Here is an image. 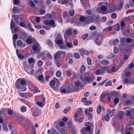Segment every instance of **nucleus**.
<instances>
[{
    "label": "nucleus",
    "instance_id": "1",
    "mask_svg": "<svg viewBox=\"0 0 134 134\" xmlns=\"http://www.w3.org/2000/svg\"><path fill=\"white\" fill-rule=\"evenodd\" d=\"M26 81V80L23 78L18 79L15 82V87L17 88L20 89V91L23 92L26 91L27 88L25 86Z\"/></svg>",
    "mask_w": 134,
    "mask_h": 134
},
{
    "label": "nucleus",
    "instance_id": "2",
    "mask_svg": "<svg viewBox=\"0 0 134 134\" xmlns=\"http://www.w3.org/2000/svg\"><path fill=\"white\" fill-rule=\"evenodd\" d=\"M25 63L23 65L26 71L28 74L30 75H33L34 73V71L33 69L31 67L30 65H26L27 64L26 61Z\"/></svg>",
    "mask_w": 134,
    "mask_h": 134
},
{
    "label": "nucleus",
    "instance_id": "3",
    "mask_svg": "<svg viewBox=\"0 0 134 134\" xmlns=\"http://www.w3.org/2000/svg\"><path fill=\"white\" fill-rule=\"evenodd\" d=\"M82 111V109L79 108L77 109L76 112L75 113L74 116V120L76 122H78L79 123L82 122L83 120V119L82 118H79L78 117L79 113Z\"/></svg>",
    "mask_w": 134,
    "mask_h": 134
},
{
    "label": "nucleus",
    "instance_id": "4",
    "mask_svg": "<svg viewBox=\"0 0 134 134\" xmlns=\"http://www.w3.org/2000/svg\"><path fill=\"white\" fill-rule=\"evenodd\" d=\"M80 132L81 134H92L93 131L91 130L90 126L84 127L80 130Z\"/></svg>",
    "mask_w": 134,
    "mask_h": 134
},
{
    "label": "nucleus",
    "instance_id": "5",
    "mask_svg": "<svg viewBox=\"0 0 134 134\" xmlns=\"http://www.w3.org/2000/svg\"><path fill=\"white\" fill-rule=\"evenodd\" d=\"M55 43L57 44L61 45L62 44L63 42V39L60 34H57L55 37Z\"/></svg>",
    "mask_w": 134,
    "mask_h": 134
},
{
    "label": "nucleus",
    "instance_id": "6",
    "mask_svg": "<svg viewBox=\"0 0 134 134\" xmlns=\"http://www.w3.org/2000/svg\"><path fill=\"white\" fill-rule=\"evenodd\" d=\"M81 80L83 82H85L87 83H88L94 80L93 79L89 76H85Z\"/></svg>",
    "mask_w": 134,
    "mask_h": 134
},
{
    "label": "nucleus",
    "instance_id": "7",
    "mask_svg": "<svg viewBox=\"0 0 134 134\" xmlns=\"http://www.w3.org/2000/svg\"><path fill=\"white\" fill-rule=\"evenodd\" d=\"M32 49L35 53H38L40 51L41 47L39 43H37L32 47Z\"/></svg>",
    "mask_w": 134,
    "mask_h": 134
},
{
    "label": "nucleus",
    "instance_id": "8",
    "mask_svg": "<svg viewBox=\"0 0 134 134\" xmlns=\"http://www.w3.org/2000/svg\"><path fill=\"white\" fill-rule=\"evenodd\" d=\"M102 40V36L100 34H99L96 38L95 42L97 45H99L101 44Z\"/></svg>",
    "mask_w": 134,
    "mask_h": 134
},
{
    "label": "nucleus",
    "instance_id": "9",
    "mask_svg": "<svg viewBox=\"0 0 134 134\" xmlns=\"http://www.w3.org/2000/svg\"><path fill=\"white\" fill-rule=\"evenodd\" d=\"M45 24L46 25L51 26L53 27H54L55 26V21L53 20H46L45 22Z\"/></svg>",
    "mask_w": 134,
    "mask_h": 134
},
{
    "label": "nucleus",
    "instance_id": "10",
    "mask_svg": "<svg viewBox=\"0 0 134 134\" xmlns=\"http://www.w3.org/2000/svg\"><path fill=\"white\" fill-rule=\"evenodd\" d=\"M93 18L91 16L86 17L85 18L83 16H82L80 17V21L83 22L85 20H88L89 23H90L93 20Z\"/></svg>",
    "mask_w": 134,
    "mask_h": 134
},
{
    "label": "nucleus",
    "instance_id": "11",
    "mask_svg": "<svg viewBox=\"0 0 134 134\" xmlns=\"http://www.w3.org/2000/svg\"><path fill=\"white\" fill-rule=\"evenodd\" d=\"M66 54L65 52L62 51H57L54 55V58L55 59H58L59 58L60 55L63 54L65 55Z\"/></svg>",
    "mask_w": 134,
    "mask_h": 134
},
{
    "label": "nucleus",
    "instance_id": "12",
    "mask_svg": "<svg viewBox=\"0 0 134 134\" xmlns=\"http://www.w3.org/2000/svg\"><path fill=\"white\" fill-rule=\"evenodd\" d=\"M105 66L102 67L99 70H97L96 72V74L97 75L103 74L105 72Z\"/></svg>",
    "mask_w": 134,
    "mask_h": 134
},
{
    "label": "nucleus",
    "instance_id": "13",
    "mask_svg": "<svg viewBox=\"0 0 134 134\" xmlns=\"http://www.w3.org/2000/svg\"><path fill=\"white\" fill-rule=\"evenodd\" d=\"M123 82L126 84L129 83L130 84H133L132 79L130 78H126L125 77H124V79L123 80Z\"/></svg>",
    "mask_w": 134,
    "mask_h": 134
},
{
    "label": "nucleus",
    "instance_id": "14",
    "mask_svg": "<svg viewBox=\"0 0 134 134\" xmlns=\"http://www.w3.org/2000/svg\"><path fill=\"white\" fill-rule=\"evenodd\" d=\"M115 111V109L114 108L111 110L110 109L108 108L107 110V114L109 116H111L114 115Z\"/></svg>",
    "mask_w": 134,
    "mask_h": 134
},
{
    "label": "nucleus",
    "instance_id": "15",
    "mask_svg": "<svg viewBox=\"0 0 134 134\" xmlns=\"http://www.w3.org/2000/svg\"><path fill=\"white\" fill-rule=\"evenodd\" d=\"M79 51L80 52V53L81 55L83 56L84 55V54H85L87 55H88L89 54V52L87 50H85L84 49H80Z\"/></svg>",
    "mask_w": 134,
    "mask_h": 134
},
{
    "label": "nucleus",
    "instance_id": "16",
    "mask_svg": "<svg viewBox=\"0 0 134 134\" xmlns=\"http://www.w3.org/2000/svg\"><path fill=\"white\" fill-rule=\"evenodd\" d=\"M56 128L59 131V132L62 134H65V129L62 128L60 127L59 126H56Z\"/></svg>",
    "mask_w": 134,
    "mask_h": 134
},
{
    "label": "nucleus",
    "instance_id": "17",
    "mask_svg": "<svg viewBox=\"0 0 134 134\" xmlns=\"http://www.w3.org/2000/svg\"><path fill=\"white\" fill-rule=\"evenodd\" d=\"M85 113L86 115L88 116V119L89 120H90L92 118V113H89L88 111V109H86L85 111Z\"/></svg>",
    "mask_w": 134,
    "mask_h": 134
},
{
    "label": "nucleus",
    "instance_id": "18",
    "mask_svg": "<svg viewBox=\"0 0 134 134\" xmlns=\"http://www.w3.org/2000/svg\"><path fill=\"white\" fill-rule=\"evenodd\" d=\"M18 94H19L20 96L22 98H24L26 99H27V98L28 94L26 93H23L20 92V90H18Z\"/></svg>",
    "mask_w": 134,
    "mask_h": 134
},
{
    "label": "nucleus",
    "instance_id": "19",
    "mask_svg": "<svg viewBox=\"0 0 134 134\" xmlns=\"http://www.w3.org/2000/svg\"><path fill=\"white\" fill-rule=\"evenodd\" d=\"M25 28L29 30L32 32L34 31V29L31 27V24L30 23H29L28 24L25 25Z\"/></svg>",
    "mask_w": 134,
    "mask_h": 134
},
{
    "label": "nucleus",
    "instance_id": "20",
    "mask_svg": "<svg viewBox=\"0 0 134 134\" xmlns=\"http://www.w3.org/2000/svg\"><path fill=\"white\" fill-rule=\"evenodd\" d=\"M17 43L19 47H25V44L23 43L20 40H18L17 41Z\"/></svg>",
    "mask_w": 134,
    "mask_h": 134
},
{
    "label": "nucleus",
    "instance_id": "21",
    "mask_svg": "<svg viewBox=\"0 0 134 134\" xmlns=\"http://www.w3.org/2000/svg\"><path fill=\"white\" fill-rule=\"evenodd\" d=\"M101 9L102 11V12L101 11L100 13L102 14H106L107 13H106V11L107 9V8L106 6L103 5L101 8Z\"/></svg>",
    "mask_w": 134,
    "mask_h": 134
},
{
    "label": "nucleus",
    "instance_id": "22",
    "mask_svg": "<svg viewBox=\"0 0 134 134\" xmlns=\"http://www.w3.org/2000/svg\"><path fill=\"white\" fill-rule=\"evenodd\" d=\"M20 11V9L17 7L14 6L12 10L13 13H18Z\"/></svg>",
    "mask_w": 134,
    "mask_h": 134
},
{
    "label": "nucleus",
    "instance_id": "23",
    "mask_svg": "<svg viewBox=\"0 0 134 134\" xmlns=\"http://www.w3.org/2000/svg\"><path fill=\"white\" fill-rule=\"evenodd\" d=\"M100 63L102 65H107L109 64V62L107 60H103L100 61Z\"/></svg>",
    "mask_w": 134,
    "mask_h": 134
},
{
    "label": "nucleus",
    "instance_id": "24",
    "mask_svg": "<svg viewBox=\"0 0 134 134\" xmlns=\"http://www.w3.org/2000/svg\"><path fill=\"white\" fill-rule=\"evenodd\" d=\"M119 7H118L117 9L118 10H121L122 9V6L123 5V1H121L118 4Z\"/></svg>",
    "mask_w": 134,
    "mask_h": 134
},
{
    "label": "nucleus",
    "instance_id": "25",
    "mask_svg": "<svg viewBox=\"0 0 134 134\" xmlns=\"http://www.w3.org/2000/svg\"><path fill=\"white\" fill-rule=\"evenodd\" d=\"M124 72L125 76L124 77H129L130 76L131 72L129 71H127V69H126L124 70Z\"/></svg>",
    "mask_w": 134,
    "mask_h": 134
},
{
    "label": "nucleus",
    "instance_id": "26",
    "mask_svg": "<svg viewBox=\"0 0 134 134\" xmlns=\"http://www.w3.org/2000/svg\"><path fill=\"white\" fill-rule=\"evenodd\" d=\"M43 76L41 75L39 76L38 78V80L42 83H44L45 82L44 80H43Z\"/></svg>",
    "mask_w": 134,
    "mask_h": 134
},
{
    "label": "nucleus",
    "instance_id": "27",
    "mask_svg": "<svg viewBox=\"0 0 134 134\" xmlns=\"http://www.w3.org/2000/svg\"><path fill=\"white\" fill-rule=\"evenodd\" d=\"M110 119V117L107 114V115L104 116L103 117H102V120L103 121L105 120L107 121H108Z\"/></svg>",
    "mask_w": 134,
    "mask_h": 134
},
{
    "label": "nucleus",
    "instance_id": "28",
    "mask_svg": "<svg viewBox=\"0 0 134 134\" xmlns=\"http://www.w3.org/2000/svg\"><path fill=\"white\" fill-rule=\"evenodd\" d=\"M35 59L33 58H30L28 60V62L30 64L33 63L34 64L35 63Z\"/></svg>",
    "mask_w": 134,
    "mask_h": 134
},
{
    "label": "nucleus",
    "instance_id": "29",
    "mask_svg": "<svg viewBox=\"0 0 134 134\" xmlns=\"http://www.w3.org/2000/svg\"><path fill=\"white\" fill-rule=\"evenodd\" d=\"M97 112L98 114H100L102 110V107L100 105H99L96 109Z\"/></svg>",
    "mask_w": 134,
    "mask_h": 134
},
{
    "label": "nucleus",
    "instance_id": "30",
    "mask_svg": "<svg viewBox=\"0 0 134 134\" xmlns=\"http://www.w3.org/2000/svg\"><path fill=\"white\" fill-rule=\"evenodd\" d=\"M15 24L13 20V19H12L11 20V22L10 23V27L12 30V32H13L12 29L14 28V26H15Z\"/></svg>",
    "mask_w": 134,
    "mask_h": 134
},
{
    "label": "nucleus",
    "instance_id": "31",
    "mask_svg": "<svg viewBox=\"0 0 134 134\" xmlns=\"http://www.w3.org/2000/svg\"><path fill=\"white\" fill-rule=\"evenodd\" d=\"M33 88H35L34 90L33 91V93L34 94H35L37 92H40V90H38V89L37 88L36 86L35 85H33Z\"/></svg>",
    "mask_w": 134,
    "mask_h": 134
},
{
    "label": "nucleus",
    "instance_id": "32",
    "mask_svg": "<svg viewBox=\"0 0 134 134\" xmlns=\"http://www.w3.org/2000/svg\"><path fill=\"white\" fill-rule=\"evenodd\" d=\"M124 115V112L123 111H121L119 112L118 115V118L120 119H122Z\"/></svg>",
    "mask_w": 134,
    "mask_h": 134
},
{
    "label": "nucleus",
    "instance_id": "33",
    "mask_svg": "<svg viewBox=\"0 0 134 134\" xmlns=\"http://www.w3.org/2000/svg\"><path fill=\"white\" fill-rule=\"evenodd\" d=\"M21 111L22 112H25L27 110V108L25 106H22L20 109Z\"/></svg>",
    "mask_w": 134,
    "mask_h": 134
},
{
    "label": "nucleus",
    "instance_id": "34",
    "mask_svg": "<svg viewBox=\"0 0 134 134\" xmlns=\"http://www.w3.org/2000/svg\"><path fill=\"white\" fill-rule=\"evenodd\" d=\"M13 17L15 21V22L16 24H18V20L19 18V16L16 15H14L13 16Z\"/></svg>",
    "mask_w": 134,
    "mask_h": 134
},
{
    "label": "nucleus",
    "instance_id": "35",
    "mask_svg": "<svg viewBox=\"0 0 134 134\" xmlns=\"http://www.w3.org/2000/svg\"><path fill=\"white\" fill-rule=\"evenodd\" d=\"M55 82L54 80H52L49 83V86L51 88H53L55 84Z\"/></svg>",
    "mask_w": 134,
    "mask_h": 134
},
{
    "label": "nucleus",
    "instance_id": "36",
    "mask_svg": "<svg viewBox=\"0 0 134 134\" xmlns=\"http://www.w3.org/2000/svg\"><path fill=\"white\" fill-rule=\"evenodd\" d=\"M86 69L85 66L84 65H82L80 67V72L81 73L84 72Z\"/></svg>",
    "mask_w": 134,
    "mask_h": 134
},
{
    "label": "nucleus",
    "instance_id": "37",
    "mask_svg": "<svg viewBox=\"0 0 134 134\" xmlns=\"http://www.w3.org/2000/svg\"><path fill=\"white\" fill-rule=\"evenodd\" d=\"M26 43L29 44H31L32 42V39L31 38H27L26 41Z\"/></svg>",
    "mask_w": 134,
    "mask_h": 134
},
{
    "label": "nucleus",
    "instance_id": "38",
    "mask_svg": "<svg viewBox=\"0 0 134 134\" xmlns=\"http://www.w3.org/2000/svg\"><path fill=\"white\" fill-rule=\"evenodd\" d=\"M119 40L117 38H115L114 39L113 42V44L114 46H116L119 42Z\"/></svg>",
    "mask_w": 134,
    "mask_h": 134
},
{
    "label": "nucleus",
    "instance_id": "39",
    "mask_svg": "<svg viewBox=\"0 0 134 134\" xmlns=\"http://www.w3.org/2000/svg\"><path fill=\"white\" fill-rule=\"evenodd\" d=\"M66 45L69 48H71L73 47L72 44L70 42H67L66 43Z\"/></svg>",
    "mask_w": 134,
    "mask_h": 134
},
{
    "label": "nucleus",
    "instance_id": "40",
    "mask_svg": "<svg viewBox=\"0 0 134 134\" xmlns=\"http://www.w3.org/2000/svg\"><path fill=\"white\" fill-rule=\"evenodd\" d=\"M66 74L67 76L70 77L72 75L71 72L69 70H67L66 71Z\"/></svg>",
    "mask_w": 134,
    "mask_h": 134
},
{
    "label": "nucleus",
    "instance_id": "41",
    "mask_svg": "<svg viewBox=\"0 0 134 134\" xmlns=\"http://www.w3.org/2000/svg\"><path fill=\"white\" fill-rule=\"evenodd\" d=\"M71 109L70 107H67L65 108L63 111V113L64 114H66Z\"/></svg>",
    "mask_w": 134,
    "mask_h": 134
},
{
    "label": "nucleus",
    "instance_id": "42",
    "mask_svg": "<svg viewBox=\"0 0 134 134\" xmlns=\"http://www.w3.org/2000/svg\"><path fill=\"white\" fill-rule=\"evenodd\" d=\"M105 71H107L108 73L109 74H111L112 71L109 68L108 66H105Z\"/></svg>",
    "mask_w": 134,
    "mask_h": 134
},
{
    "label": "nucleus",
    "instance_id": "43",
    "mask_svg": "<svg viewBox=\"0 0 134 134\" xmlns=\"http://www.w3.org/2000/svg\"><path fill=\"white\" fill-rule=\"evenodd\" d=\"M113 51L114 53L115 54H117L119 53V51L118 48L116 47H115L114 48Z\"/></svg>",
    "mask_w": 134,
    "mask_h": 134
},
{
    "label": "nucleus",
    "instance_id": "44",
    "mask_svg": "<svg viewBox=\"0 0 134 134\" xmlns=\"http://www.w3.org/2000/svg\"><path fill=\"white\" fill-rule=\"evenodd\" d=\"M36 104L38 106L41 107H43L44 106L43 103L41 102H36Z\"/></svg>",
    "mask_w": 134,
    "mask_h": 134
},
{
    "label": "nucleus",
    "instance_id": "45",
    "mask_svg": "<svg viewBox=\"0 0 134 134\" xmlns=\"http://www.w3.org/2000/svg\"><path fill=\"white\" fill-rule=\"evenodd\" d=\"M105 94L104 93H102L100 97V100L101 102H103V99L105 97Z\"/></svg>",
    "mask_w": 134,
    "mask_h": 134
},
{
    "label": "nucleus",
    "instance_id": "46",
    "mask_svg": "<svg viewBox=\"0 0 134 134\" xmlns=\"http://www.w3.org/2000/svg\"><path fill=\"white\" fill-rule=\"evenodd\" d=\"M111 16L112 19H116L117 17V16L115 13H112L111 15Z\"/></svg>",
    "mask_w": 134,
    "mask_h": 134
},
{
    "label": "nucleus",
    "instance_id": "47",
    "mask_svg": "<svg viewBox=\"0 0 134 134\" xmlns=\"http://www.w3.org/2000/svg\"><path fill=\"white\" fill-rule=\"evenodd\" d=\"M43 64V62L41 60L38 61L37 62V65L39 66H41Z\"/></svg>",
    "mask_w": 134,
    "mask_h": 134
},
{
    "label": "nucleus",
    "instance_id": "48",
    "mask_svg": "<svg viewBox=\"0 0 134 134\" xmlns=\"http://www.w3.org/2000/svg\"><path fill=\"white\" fill-rule=\"evenodd\" d=\"M61 75V72L59 70L56 73V76L57 77H59Z\"/></svg>",
    "mask_w": 134,
    "mask_h": 134
},
{
    "label": "nucleus",
    "instance_id": "49",
    "mask_svg": "<svg viewBox=\"0 0 134 134\" xmlns=\"http://www.w3.org/2000/svg\"><path fill=\"white\" fill-rule=\"evenodd\" d=\"M72 30H68L66 31V34L68 36H70L72 34Z\"/></svg>",
    "mask_w": 134,
    "mask_h": 134
},
{
    "label": "nucleus",
    "instance_id": "50",
    "mask_svg": "<svg viewBox=\"0 0 134 134\" xmlns=\"http://www.w3.org/2000/svg\"><path fill=\"white\" fill-rule=\"evenodd\" d=\"M82 84V83L80 81H77L75 83V85L76 87H79Z\"/></svg>",
    "mask_w": 134,
    "mask_h": 134
},
{
    "label": "nucleus",
    "instance_id": "51",
    "mask_svg": "<svg viewBox=\"0 0 134 134\" xmlns=\"http://www.w3.org/2000/svg\"><path fill=\"white\" fill-rule=\"evenodd\" d=\"M74 57L77 59H79L80 58L79 54L77 53H74Z\"/></svg>",
    "mask_w": 134,
    "mask_h": 134
},
{
    "label": "nucleus",
    "instance_id": "52",
    "mask_svg": "<svg viewBox=\"0 0 134 134\" xmlns=\"http://www.w3.org/2000/svg\"><path fill=\"white\" fill-rule=\"evenodd\" d=\"M87 60L88 64L90 65L91 63V59L89 57L87 58Z\"/></svg>",
    "mask_w": 134,
    "mask_h": 134
},
{
    "label": "nucleus",
    "instance_id": "53",
    "mask_svg": "<svg viewBox=\"0 0 134 134\" xmlns=\"http://www.w3.org/2000/svg\"><path fill=\"white\" fill-rule=\"evenodd\" d=\"M19 25L20 26L25 28L26 25L24 22H21L19 23Z\"/></svg>",
    "mask_w": 134,
    "mask_h": 134
},
{
    "label": "nucleus",
    "instance_id": "54",
    "mask_svg": "<svg viewBox=\"0 0 134 134\" xmlns=\"http://www.w3.org/2000/svg\"><path fill=\"white\" fill-rule=\"evenodd\" d=\"M112 83L111 81L110 80L108 81L105 84V86H111V85Z\"/></svg>",
    "mask_w": 134,
    "mask_h": 134
},
{
    "label": "nucleus",
    "instance_id": "55",
    "mask_svg": "<svg viewBox=\"0 0 134 134\" xmlns=\"http://www.w3.org/2000/svg\"><path fill=\"white\" fill-rule=\"evenodd\" d=\"M107 20V18H106L104 16H103L102 17L101 19V21L104 22H105Z\"/></svg>",
    "mask_w": 134,
    "mask_h": 134
},
{
    "label": "nucleus",
    "instance_id": "56",
    "mask_svg": "<svg viewBox=\"0 0 134 134\" xmlns=\"http://www.w3.org/2000/svg\"><path fill=\"white\" fill-rule=\"evenodd\" d=\"M59 47L61 49H66V47L64 45L61 44L59 46Z\"/></svg>",
    "mask_w": 134,
    "mask_h": 134
},
{
    "label": "nucleus",
    "instance_id": "57",
    "mask_svg": "<svg viewBox=\"0 0 134 134\" xmlns=\"http://www.w3.org/2000/svg\"><path fill=\"white\" fill-rule=\"evenodd\" d=\"M75 11L74 10H70L69 12V14L70 16H73L74 14Z\"/></svg>",
    "mask_w": 134,
    "mask_h": 134
},
{
    "label": "nucleus",
    "instance_id": "58",
    "mask_svg": "<svg viewBox=\"0 0 134 134\" xmlns=\"http://www.w3.org/2000/svg\"><path fill=\"white\" fill-rule=\"evenodd\" d=\"M130 16L126 17L125 19V20L128 22H131V18H130Z\"/></svg>",
    "mask_w": 134,
    "mask_h": 134
},
{
    "label": "nucleus",
    "instance_id": "59",
    "mask_svg": "<svg viewBox=\"0 0 134 134\" xmlns=\"http://www.w3.org/2000/svg\"><path fill=\"white\" fill-rule=\"evenodd\" d=\"M19 2V0H13V3L14 5H18Z\"/></svg>",
    "mask_w": 134,
    "mask_h": 134
},
{
    "label": "nucleus",
    "instance_id": "60",
    "mask_svg": "<svg viewBox=\"0 0 134 134\" xmlns=\"http://www.w3.org/2000/svg\"><path fill=\"white\" fill-rule=\"evenodd\" d=\"M68 128H71L72 127V122L71 121L69 122L68 123Z\"/></svg>",
    "mask_w": 134,
    "mask_h": 134
},
{
    "label": "nucleus",
    "instance_id": "61",
    "mask_svg": "<svg viewBox=\"0 0 134 134\" xmlns=\"http://www.w3.org/2000/svg\"><path fill=\"white\" fill-rule=\"evenodd\" d=\"M73 44L75 46H76L78 44V41L77 39H74L73 41Z\"/></svg>",
    "mask_w": 134,
    "mask_h": 134
},
{
    "label": "nucleus",
    "instance_id": "62",
    "mask_svg": "<svg viewBox=\"0 0 134 134\" xmlns=\"http://www.w3.org/2000/svg\"><path fill=\"white\" fill-rule=\"evenodd\" d=\"M114 103L117 104L119 102V99L118 98H115L114 100Z\"/></svg>",
    "mask_w": 134,
    "mask_h": 134
},
{
    "label": "nucleus",
    "instance_id": "63",
    "mask_svg": "<svg viewBox=\"0 0 134 134\" xmlns=\"http://www.w3.org/2000/svg\"><path fill=\"white\" fill-rule=\"evenodd\" d=\"M18 35L16 34H15L13 36V40H16L17 38Z\"/></svg>",
    "mask_w": 134,
    "mask_h": 134
},
{
    "label": "nucleus",
    "instance_id": "64",
    "mask_svg": "<svg viewBox=\"0 0 134 134\" xmlns=\"http://www.w3.org/2000/svg\"><path fill=\"white\" fill-rule=\"evenodd\" d=\"M17 56L18 58L21 60L23 59L24 58V56L21 54H19V55H17Z\"/></svg>",
    "mask_w": 134,
    "mask_h": 134
}]
</instances>
